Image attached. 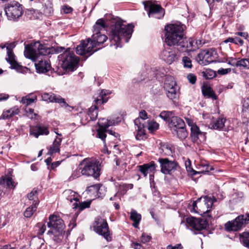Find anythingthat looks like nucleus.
Here are the masks:
<instances>
[{
  "label": "nucleus",
  "mask_w": 249,
  "mask_h": 249,
  "mask_svg": "<svg viewBox=\"0 0 249 249\" xmlns=\"http://www.w3.org/2000/svg\"><path fill=\"white\" fill-rule=\"evenodd\" d=\"M63 195L65 196L66 199L71 202L72 200H74L75 202L79 201V199L76 196V192L71 190L69 189L65 190L63 192Z\"/></svg>",
  "instance_id": "obj_35"
},
{
  "label": "nucleus",
  "mask_w": 249,
  "mask_h": 249,
  "mask_svg": "<svg viewBox=\"0 0 249 249\" xmlns=\"http://www.w3.org/2000/svg\"><path fill=\"white\" fill-rule=\"evenodd\" d=\"M202 76L206 79H211L216 76L215 72L210 69L201 72Z\"/></svg>",
  "instance_id": "obj_43"
},
{
  "label": "nucleus",
  "mask_w": 249,
  "mask_h": 249,
  "mask_svg": "<svg viewBox=\"0 0 249 249\" xmlns=\"http://www.w3.org/2000/svg\"><path fill=\"white\" fill-rule=\"evenodd\" d=\"M185 166L186 167L187 171L191 174L192 175H196L198 172L195 171L191 166V162L190 160H189L188 163L186 162L185 163Z\"/></svg>",
  "instance_id": "obj_50"
},
{
  "label": "nucleus",
  "mask_w": 249,
  "mask_h": 249,
  "mask_svg": "<svg viewBox=\"0 0 249 249\" xmlns=\"http://www.w3.org/2000/svg\"><path fill=\"white\" fill-rule=\"evenodd\" d=\"M97 47L92 38H89L86 40L81 41L76 47V52L78 54L85 55L86 57H88L100 48Z\"/></svg>",
  "instance_id": "obj_8"
},
{
  "label": "nucleus",
  "mask_w": 249,
  "mask_h": 249,
  "mask_svg": "<svg viewBox=\"0 0 249 249\" xmlns=\"http://www.w3.org/2000/svg\"><path fill=\"white\" fill-rule=\"evenodd\" d=\"M226 122L225 118H218L217 120L213 122V129L221 130L224 126V124Z\"/></svg>",
  "instance_id": "obj_44"
},
{
  "label": "nucleus",
  "mask_w": 249,
  "mask_h": 249,
  "mask_svg": "<svg viewBox=\"0 0 249 249\" xmlns=\"http://www.w3.org/2000/svg\"><path fill=\"white\" fill-rule=\"evenodd\" d=\"M130 214V219L134 222L133 226L135 228H137L142 218L141 214L138 213L136 210L132 209Z\"/></svg>",
  "instance_id": "obj_32"
},
{
  "label": "nucleus",
  "mask_w": 249,
  "mask_h": 249,
  "mask_svg": "<svg viewBox=\"0 0 249 249\" xmlns=\"http://www.w3.org/2000/svg\"><path fill=\"white\" fill-rule=\"evenodd\" d=\"M161 58L168 64H172L178 58V54L175 50L171 48H165L161 54Z\"/></svg>",
  "instance_id": "obj_23"
},
{
  "label": "nucleus",
  "mask_w": 249,
  "mask_h": 249,
  "mask_svg": "<svg viewBox=\"0 0 249 249\" xmlns=\"http://www.w3.org/2000/svg\"><path fill=\"white\" fill-rule=\"evenodd\" d=\"M30 133L36 138H38L39 135H47L49 134V131L47 126L38 124L30 128Z\"/></svg>",
  "instance_id": "obj_26"
},
{
  "label": "nucleus",
  "mask_w": 249,
  "mask_h": 249,
  "mask_svg": "<svg viewBox=\"0 0 249 249\" xmlns=\"http://www.w3.org/2000/svg\"><path fill=\"white\" fill-rule=\"evenodd\" d=\"M249 223V213L241 214L231 221L225 224V228L227 231H238L245 227Z\"/></svg>",
  "instance_id": "obj_7"
},
{
  "label": "nucleus",
  "mask_w": 249,
  "mask_h": 249,
  "mask_svg": "<svg viewBox=\"0 0 249 249\" xmlns=\"http://www.w3.org/2000/svg\"><path fill=\"white\" fill-rule=\"evenodd\" d=\"M217 58V53L214 48L205 50L199 53L196 57V60L201 65L205 66L215 61Z\"/></svg>",
  "instance_id": "obj_9"
},
{
  "label": "nucleus",
  "mask_w": 249,
  "mask_h": 249,
  "mask_svg": "<svg viewBox=\"0 0 249 249\" xmlns=\"http://www.w3.org/2000/svg\"><path fill=\"white\" fill-rule=\"evenodd\" d=\"M16 47L15 42L6 43V50L7 57L6 60L11 66L10 68L15 69L18 71H21L22 67L18 64L16 60V56L15 55L13 49Z\"/></svg>",
  "instance_id": "obj_15"
},
{
  "label": "nucleus",
  "mask_w": 249,
  "mask_h": 249,
  "mask_svg": "<svg viewBox=\"0 0 249 249\" xmlns=\"http://www.w3.org/2000/svg\"><path fill=\"white\" fill-rule=\"evenodd\" d=\"M228 63L234 67H238V61L236 58H229Z\"/></svg>",
  "instance_id": "obj_53"
},
{
  "label": "nucleus",
  "mask_w": 249,
  "mask_h": 249,
  "mask_svg": "<svg viewBox=\"0 0 249 249\" xmlns=\"http://www.w3.org/2000/svg\"><path fill=\"white\" fill-rule=\"evenodd\" d=\"M234 44H239L240 45H242L243 44V40L238 37H234Z\"/></svg>",
  "instance_id": "obj_64"
},
{
  "label": "nucleus",
  "mask_w": 249,
  "mask_h": 249,
  "mask_svg": "<svg viewBox=\"0 0 249 249\" xmlns=\"http://www.w3.org/2000/svg\"><path fill=\"white\" fill-rule=\"evenodd\" d=\"M187 78L190 83L192 84H194L196 83V77L195 75V74L192 73H189V74H188Z\"/></svg>",
  "instance_id": "obj_52"
},
{
  "label": "nucleus",
  "mask_w": 249,
  "mask_h": 249,
  "mask_svg": "<svg viewBox=\"0 0 249 249\" xmlns=\"http://www.w3.org/2000/svg\"><path fill=\"white\" fill-rule=\"evenodd\" d=\"M165 42L169 46L176 47L178 51L180 44L184 39V28L183 25L169 24L165 27Z\"/></svg>",
  "instance_id": "obj_1"
},
{
  "label": "nucleus",
  "mask_w": 249,
  "mask_h": 249,
  "mask_svg": "<svg viewBox=\"0 0 249 249\" xmlns=\"http://www.w3.org/2000/svg\"><path fill=\"white\" fill-rule=\"evenodd\" d=\"M160 171L164 174L170 175L172 172L177 170L178 165L175 160H170L167 158H159Z\"/></svg>",
  "instance_id": "obj_16"
},
{
  "label": "nucleus",
  "mask_w": 249,
  "mask_h": 249,
  "mask_svg": "<svg viewBox=\"0 0 249 249\" xmlns=\"http://www.w3.org/2000/svg\"><path fill=\"white\" fill-rule=\"evenodd\" d=\"M93 228L97 233H109V228L107 220L101 217L96 218L93 224Z\"/></svg>",
  "instance_id": "obj_19"
},
{
  "label": "nucleus",
  "mask_w": 249,
  "mask_h": 249,
  "mask_svg": "<svg viewBox=\"0 0 249 249\" xmlns=\"http://www.w3.org/2000/svg\"><path fill=\"white\" fill-rule=\"evenodd\" d=\"M203 167L205 169L201 171L203 173H209L210 170H213V168L212 167H211L208 164H204Z\"/></svg>",
  "instance_id": "obj_58"
},
{
  "label": "nucleus",
  "mask_w": 249,
  "mask_h": 249,
  "mask_svg": "<svg viewBox=\"0 0 249 249\" xmlns=\"http://www.w3.org/2000/svg\"><path fill=\"white\" fill-rule=\"evenodd\" d=\"M107 27L104 20L103 18L98 19L93 27L94 33H100L103 29Z\"/></svg>",
  "instance_id": "obj_34"
},
{
  "label": "nucleus",
  "mask_w": 249,
  "mask_h": 249,
  "mask_svg": "<svg viewBox=\"0 0 249 249\" xmlns=\"http://www.w3.org/2000/svg\"><path fill=\"white\" fill-rule=\"evenodd\" d=\"M62 141V139L61 138L56 137V139L53 142V145L50 147L48 154L50 155H52L53 154L59 152L60 149L59 146L61 144Z\"/></svg>",
  "instance_id": "obj_30"
},
{
  "label": "nucleus",
  "mask_w": 249,
  "mask_h": 249,
  "mask_svg": "<svg viewBox=\"0 0 249 249\" xmlns=\"http://www.w3.org/2000/svg\"><path fill=\"white\" fill-rule=\"evenodd\" d=\"M53 50H54L53 47H49L38 41L33 44L25 46L24 54L26 58L36 62L41 55L45 56L53 53Z\"/></svg>",
  "instance_id": "obj_3"
},
{
  "label": "nucleus",
  "mask_w": 249,
  "mask_h": 249,
  "mask_svg": "<svg viewBox=\"0 0 249 249\" xmlns=\"http://www.w3.org/2000/svg\"><path fill=\"white\" fill-rule=\"evenodd\" d=\"M9 215V213H7V214H1L0 216V228H1L7 223H8L9 221V218L8 215Z\"/></svg>",
  "instance_id": "obj_47"
},
{
  "label": "nucleus",
  "mask_w": 249,
  "mask_h": 249,
  "mask_svg": "<svg viewBox=\"0 0 249 249\" xmlns=\"http://www.w3.org/2000/svg\"><path fill=\"white\" fill-rule=\"evenodd\" d=\"M37 205L32 204L31 206L28 207L24 213V215L27 218H29L32 216L33 213L36 211Z\"/></svg>",
  "instance_id": "obj_45"
},
{
  "label": "nucleus",
  "mask_w": 249,
  "mask_h": 249,
  "mask_svg": "<svg viewBox=\"0 0 249 249\" xmlns=\"http://www.w3.org/2000/svg\"><path fill=\"white\" fill-rule=\"evenodd\" d=\"M91 37L97 47L104 43L107 39V37L101 33H94Z\"/></svg>",
  "instance_id": "obj_31"
},
{
  "label": "nucleus",
  "mask_w": 249,
  "mask_h": 249,
  "mask_svg": "<svg viewBox=\"0 0 249 249\" xmlns=\"http://www.w3.org/2000/svg\"><path fill=\"white\" fill-rule=\"evenodd\" d=\"M135 125L137 126V133L135 137L137 140H142L146 138L145 133L144 132V125L143 123L140 122V119L139 118L136 119L134 121Z\"/></svg>",
  "instance_id": "obj_27"
},
{
  "label": "nucleus",
  "mask_w": 249,
  "mask_h": 249,
  "mask_svg": "<svg viewBox=\"0 0 249 249\" xmlns=\"http://www.w3.org/2000/svg\"><path fill=\"white\" fill-rule=\"evenodd\" d=\"M117 124V122L114 120H108L104 118L100 119L98 123L99 128L97 130V137L100 139L105 143L107 129L110 126L115 125Z\"/></svg>",
  "instance_id": "obj_14"
},
{
  "label": "nucleus",
  "mask_w": 249,
  "mask_h": 249,
  "mask_svg": "<svg viewBox=\"0 0 249 249\" xmlns=\"http://www.w3.org/2000/svg\"><path fill=\"white\" fill-rule=\"evenodd\" d=\"M27 197L29 200L31 201L33 205H37L38 203V199L37 197V191L36 190H33L31 193L28 194Z\"/></svg>",
  "instance_id": "obj_41"
},
{
  "label": "nucleus",
  "mask_w": 249,
  "mask_h": 249,
  "mask_svg": "<svg viewBox=\"0 0 249 249\" xmlns=\"http://www.w3.org/2000/svg\"><path fill=\"white\" fill-rule=\"evenodd\" d=\"M0 184L5 185L7 188L9 189H14L16 186V184L11 177H1L0 179Z\"/></svg>",
  "instance_id": "obj_33"
},
{
  "label": "nucleus",
  "mask_w": 249,
  "mask_h": 249,
  "mask_svg": "<svg viewBox=\"0 0 249 249\" xmlns=\"http://www.w3.org/2000/svg\"><path fill=\"white\" fill-rule=\"evenodd\" d=\"M182 60L185 68H191L192 67V61L188 56L183 57Z\"/></svg>",
  "instance_id": "obj_49"
},
{
  "label": "nucleus",
  "mask_w": 249,
  "mask_h": 249,
  "mask_svg": "<svg viewBox=\"0 0 249 249\" xmlns=\"http://www.w3.org/2000/svg\"><path fill=\"white\" fill-rule=\"evenodd\" d=\"M148 75L147 76V78L149 80H152L153 78L157 77V74L154 71L150 70L149 72L148 73Z\"/></svg>",
  "instance_id": "obj_57"
},
{
  "label": "nucleus",
  "mask_w": 249,
  "mask_h": 249,
  "mask_svg": "<svg viewBox=\"0 0 249 249\" xmlns=\"http://www.w3.org/2000/svg\"><path fill=\"white\" fill-rule=\"evenodd\" d=\"M53 12L52 2L48 0L43 6V12L47 16H51Z\"/></svg>",
  "instance_id": "obj_38"
},
{
  "label": "nucleus",
  "mask_w": 249,
  "mask_h": 249,
  "mask_svg": "<svg viewBox=\"0 0 249 249\" xmlns=\"http://www.w3.org/2000/svg\"><path fill=\"white\" fill-rule=\"evenodd\" d=\"M156 165L154 161H151L148 163H145L141 165L138 166V170L144 177H146L148 174H149L150 180L153 178V175L151 173H154L156 170Z\"/></svg>",
  "instance_id": "obj_22"
},
{
  "label": "nucleus",
  "mask_w": 249,
  "mask_h": 249,
  "mask_svg": "<svg viewBox=\"0 0 249 249\" xmlns=\"http://www.w3.org/2000/svg\"><path fill=\"white\" fill-rule=\"evenodd\" d=\"M35 67L37 73H44L49 71L51 69V64L48 60L38 59L35 62Z\"/></svg>",
  "instance_id": "obj_25"
},
{
  "label": "nucleus",
  "mask_w": 249,
  "mask_h": 249,
  "mask_svg": "<svg viewBox=\"0 0 249 249\" xmlns=\"http://www.w3.org/2000/svg\"><path fill=\"white\" fill-rule=\"evenodd\" d=\"M151 239V237L148 234H142L140 238L141 241L143 244L149 242Z\"/></svg>",
  "instance_id": "obj_51"
},
{
  "label": "nucleus",
  "mask_w": 249,
  "mask_h": 249,
  "mask_svg": "<svg viewBox=\"0 0 249 249\" xmlns=\"http://www.w3.org/2000/svg\"><path fill=\"white\" fill-rule=\"evenodd\" d=\"M41 97L43 101L48 102L57 103L59 104L62 107H67L69 106L64 98L61 97L59 95H57L52 92L43 93L41 95Z\"/></svg>",
  "instance_id": "obj_18"
},
{
  "label": "nucleus",
  "mask_w": 249,
  "mask_h": 249,
  "mask_svg": "<svg viewBox=\"0 0 249 249\" xmlns=\"http://www.w3.org/2000/svg\"><path fill=\"white\" fill-rule=\"evenodd\" d=\"M186 222L194 230L201 231L208 227V222L205 219L189 217L186 218Z\"/></svg>",
  "instance_id": "obj_17"
},
{
  "label": "nucleus",
  "mask_w": 249,
  "mask_h": 249,
  "mask_svg": "<svg viewBox=\"0 0 249 249\" xmlns=\"http://www.w3.org/2000/svg\"><path fill=\"white\" fill-rule=\"evenodd\" d=\"M230 71V70L228 69H223L221 68L218 70L217 72L221 75H224L228 73Z\"/></svg>",
  "instance_id": "obj_62"
},
{
  "label": "nucleus",
  "mask_w": 249,
  "mask_h": 249,
  "mask_svg": "<svg viewBox=\"0 0 249 249\" xmlns=\"http://www.w3.org/2000/svg\"><path fill=\"white\" fill-rule=\"evenodd\" d=\"M202 92L204 96H207L208 97L212 98L214 100L217 99V96H216L214 91L210 87L207 86H203Z\"/></svg>",
  "instance_id": "obj_37"
},
{
  "label": "nucleus",
  "mask_w": 249,
  "mask_h": 249,
  "mask_svg": "<svg viewBox=\"0 0 249 249\" xmlns=\"http://www.w3.org/2000/svg\"><path fill=\"white\" fill-rule=\"evenodd\" d=\"M160 152L166 156H171L172 154V150L170 145L166 143H160Z\"/></svg>",
  "instance_id": "obj_36"
},
{
  "label": "nucleus",
  "mask_w": 249,
  "mask_h": 249,
  "mask_svg": "<svg viewBox=\"0 0 249 249\" xmlns=\"http://www.w3.org/2000/svg\"><path fill=\"white\" fill-rule=\"evenodd\" d=\"M159 124L155 121H148L147 128L150 131H154L159 128Z\"/></svg>",
  "instance_id": "obj_48"
},
{
  "label": "nucleus",
  "mask_w": 249,
  "mask_h": 249,
  "mask_svg": "<svg viewBox=\"0 0 249 249\" xmlns=\"http://www.w3.org/2000/svg\"><path fill=\"white\" fill-rule=\"evenodd\" d=\"M134 25L128 24L127 26L123 24L121 20L116 21L111 28V39L116 43L124 40L127 43L131 37L133 31Z\"/></svg>",
  "instance_id": "obj_2"
},
{
  "label": "nucleus",
  "mask_w": 249,
  "mask_h": 249,
  "mask_svg": "<svg viewBox=\"0 0 249 249\" xmlns=\"http://www.w3.org/2000/svg\"><path fill=\"white\" fill-rule=\"evenodd\" d=\"M84 165L81 174L87 176H92L95 178L100 175V164L94 160L84 159L81 163Z\"/></svg>",
  "instance_id": "obj_6"
},
{
  "label": "nucleus",
  "mask_w": 249,
  "mask_h": 249,
  "mask_svg": "<svg viewBox=\"0 0 249 249\" xmlns=\"http://www.w3.org/2000/svg\"><path fill=\"white\" fill-rule=\"evenodd\" d=\"M49 222L47 223L48 227L50 230L47 233H65V225L63 220L59 217L55 215H51L49 217Z\"/></svg>",
  "instance_id": "obj_11"
},
{
  "label": "nucleus",
  "mask_w": 249,
  "mask_h": 249,
  "mask_svg": "<svg viewBox=\"0 0 249 249\" xmlns=\"http://www.w3.org/2000/svg\"><path fill=\"white\" fill-rule=\"evenodd\" d=\"M164 88L166 91L167 97L171 100L176 99L178 96V89L173 77H167L165 82Z\"/></svg>",
  "instance_id": "obj_13"
},
{
  "label": "nucleus",
  "mask_w": 249,
  "mask_h": 249,
  "mask_svg": "<svg viewBox=\"0 0 249 249\" xmlns=\"http://www.w3.org/2000/svg\"><path fill=\"white\" fill-rule=\"evenodd\" d=\"M183 248V247L181 244H176L174 246H172L170 245L167 246L166 249H181Z\"/></svg>",
  "instance_id": "obj_59"
},
{
  "label": "nucleus",
  "mask_w": 249,
  "mask_h": 249,
  "mask_svg": "<svg viewBox=\"0 0 249 249\" xmlns=\"http://www.w3.org/2000/svg\"><path fill=\"white\" fill-rule=\"evenodd\" d=\"M197 49L195 40L192 38L187 39L184 37L178 47L179 52H193Z\"/></svg>",
  "instance_id": "obj_20"
},
{
  "label": "nucleus",
  "mask_w": 249,
  "mask_h": 249,
  "mask_svg": "<svg viewBox=\"0 0 249 249\" xmlns=\"http://www.w3.org/2000/svg\"><path fill=\"white\" fill-rule=\"evenodd\" d=\"M184 123H185L182 119L177 116H174L168 123V125L170 128V130L171 131H172L173 129H176L180 126H181L184 125Z\"/></svg>",
  "instance_id": "obj_28"
},
{
  "label": "nucleus",
  "mask_w": 249,
  "mask_h": 249,
  "mask_svg": "<svg viewBox=\"0 0 249 249\" xmlns=\"http://www.w3.org/2000/svg\"><path fill=\"white\" fill-rule=\"evenodd\" d=\"M91 204V201H84L79 204L77 202H74L72 205V208L74 209H78L79 211H83L86 208H89Z\"/></svg>",
  "instance_id": "obj_39"
},
{
  "label": "nucleus",
  "mask_w": 249,
  "mask_h": 249,
  "mask_svg": "<svg viewBox=\"0 0 249 249\" xmlns=\"http://www.w3.org/2000/svg\"><path fill=\"white\" fill-rule=\"evenodd\" d=\"M144 8L148 11V15L149 18H153L157 19L162 18L165 14L164 9L160 5L156 3V1H148L143 2Z\"/></svg>",
  "instance_id": "obj_10"
},
{
  "label": "nucleus",
  "mask_w": 249,
  "mask_h": 249,
  "mask_svg": "<svg viewBox=\"0 0 249 249\" xmlns=\"http://www.w3.org/2000/svg\"><path fill=\"white\" fill-rule=\"evenodd\" d=\"M202 198L203 199L204 204L206 206V207L207 208V211L203 213V216L211 217V216L209 214V213L210 210H209L208 209L212 207L214 202L216 201V199L214 197H213V198H212L211 196H205L203 197H201L200 198H198L196 201H194L192 204L193 210L195 211H196V208L197 207V202H200Z\"/></svg>",
  "instance_id": "obj_21"
},
{
  "label": "nucleus",
  "mask_w": 249,
  "mask_h": 249,
  "mask_svg": "<svg viewBox=\"0 0 249 249\" xmlns=\"http://www.w3.org/2000/svg\"><path fill=\"white\" fill-rule=\"evenodd\" d=\"M147 114L145 110H142L140 112L139 116H140V118H139V119L140 120L142 119L143 121L144 120H145L147 118Z\"/></svg>",
  "instance_id": "obj_60"
},
{
  "label": "nucleus",
  "mask_w": 249,
  "mask_h": 249,
  "mask_svg": "<svg viewBox=\"0 0 249 249\" xmlns=\"http://www.w3.org/2000/svg\"><path fill=\"white\" fill-rule=\"evenodd\" d=\"M159 116L168 124L174 115L171 111H163L160 113Z\"/></svg>",
  "instance_id": "obj_42"
},
{
  "label": "nucleus",
  "mask_w": 249,
  "mask_h": 249,
  "mask_svg": "<svg viewBox=\"0 0 249 249\" xmlns=\"http://www.w3.org/2000/svg\"><path fill=\"white\" fill-rule=\"evenodd\" d=\"M53 239L56 243H59L62 240L63 236V234H53Z\"/></svg>",
  "instance_id": "obj_56"
},
{
  "label": "nucleus",
  "mask_w": 249,
  "mask_h": 249,
  "mask_svg": "<svg viewBox=\"0 0 249 249\" xmlns=\"http://www.w3.org/2000/svg\"><path fill=\"white\" fill-rule=\"evenodd\" d=\"M10 111H6L3 112L1 118L3 119H8L12 116V114H9Z\"/></svg>",
  "instance_id": "obj_63"
},
{
  "label": "nucleus",
  "mask_w": 249,
  "mask_h": 249,
  "mask_svg": "<svg viewBox=\"0 0 249 249\" xmlns=\"http://www.w3.org/2000/svg\"><path fill=\"white\" fill-rule=\"evenodd\" d=\"M234 237L239 238L242 245L249 249V234H235Z\"/></svg>",
  "instance_id": "obj_40"
},
{
  "label": "nucleus",
  "mask_w": 249,
  "mask_h": 249,
  "mask_svg": "<svg viewBox=\"0 0 249 249\" xmlns=\"http://www.w3.org/2000/svg\"><path fill=\"white\" fill-rule=\"evenodd\" d=\"M172 133L174 135L177 136L178 138L181 140L185 139L188 136V132L185 128V124L183 126H180L176 129H173Z\"/></svg>",
  "instance_id": "obj_29"
},
{
  "label": "nucleus",
  "mask_w": 249,
  "mask_h": 249,
  "mask_svg": "<svg viewBox=\"0 0 249 249\" xmlns=\"http://www.w3.org/2000/svg\"><path fill=\"white\" fill-rule=\"evenodd\" d=\"M109 94L106 90H102L100 94L95 98L94 102L95 105L92 106L88 110V114L91 121H94L96 119L98 116V107L107 101V98L106 97V95Z\"/></svg>",
  "instance_id": "obj_12"
},
{
  "label": "nucleus",
  "mask_w": 249,
  "mask_h": 249,
  "mask_svg": "<svg viewBox=\"0 0 249 249\" xmlns=\"http://www.w3.org/2000/svg\"><path fill=\"white\" fill-rule=\"evenodd\" d=\"M62 68L66 71H73L77 68L79 59L68 48L58 56Z\"/></svg>",
  "instance_id": "obj_4"
},
{
  "label": "nucleus",
  "mask_w": 249,
  "mask_h": 249,
  "mask_svg": "<svg viewBox=\"0 0 249 249\" xmlns=\"http://www.w3.org/2000/svg\"><path fill=\"white\" fill-rule=\"evenodd\" d=\"M240 69H249V59L242 58L238 60V67Z\"/></svg>",
  "instance_id": "obj_46"
},
{
  "label": "nucleus",
  "mask_w": 249,
  "mask_h": 249,
  "mask_svg": "<svg viewBox=\"0 0 249 249\" xmlns=\"http://www.w3.org/2000/svg\"><path fill=\"white\" fill-rule=\"evenodd\" d=\"M54 50L53 51V53H59L61 52H63V51L65 50V48L63 47H52Z\"/></svg>",
  "instance_id": "obj_61"
},
{
  "label": "nucleus",
  "mask_w": 249,
  "mask_h": 249,
  "mask_svg": "<svg viewBox=\"0 0 249 249\" xmlns=\"http://www.w3.org/2000/svg\"><path fill=\"white\" fill-rule=\"evenodd\" d=\"M36 227L39 229V231L38 233H44L46 228L45 224L41 223H38L36 224Z\"/></svg>",
  "instance_id": "obj_54"
},
{
  "label": "nucleus",
  "mask_w": 249,
  "mask_h": 249,
  "mask_svg": "<svg viewBox=\"0 0 249 249\" xmlns=\"http://www.w3.org/2000/svg\"><path fill=\"white\" fill-rule=\"evenodd\" d=\"M4 11L8 20L17 21L23 14V6L16 0L5 4Z\"/></svg>",
  "instance_id": "obj_5"
},
{
  "label": "nucleus",
  "mask_w": 249,
  "mask_h": 249,
  "mask_svg": "<svg viewBox=\"0 0 249 249\" xmlns=\"http://www.w3.org/2000/svg\"><path fill=\"white\" fill-rule=\"evenodd\" d=\"M205 133L200 131L199 127L196 125H193L191 127V137L194 142L204 141L205 140Z\"/></svg>",
  "instance_id": "obj_24"
},
{
  "label": "nucleus",
  "mask_w": 249,
  "mask_h": 249,
  "mask_svg": "<svg viewBox=\"0 0 249 249\" xmlns=\"http://www.w3.org/2000/svg\"><path fill=\"white\" fill-rule=\"evenodd\" d=\"M27 116L31 119L35 118L36 114L34 113V110L32 108H28L26 109Z\"/></svg>",
  "instance_id": "obj_55"
}]
</instances>
